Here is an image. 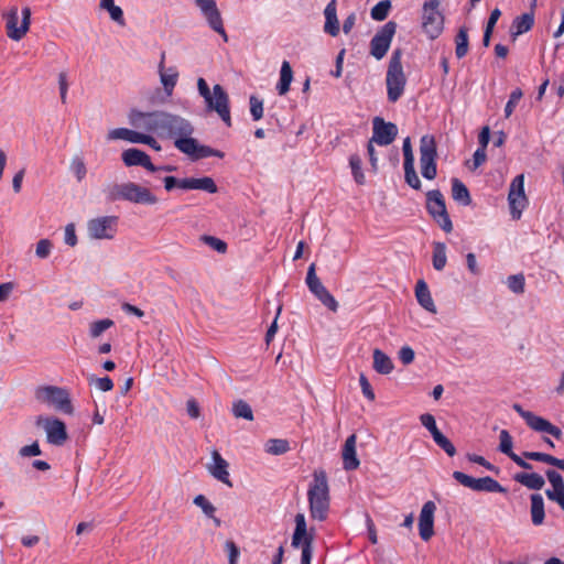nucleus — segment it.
Listing matches in <instances>:
<instances>
[{
  "label": "nucleus",
  "mask_w": 564,
  "mask_h": 564,
  "mask_svg": "<svg viewBox=\"0 0 564 564\" xmlns=\"http://www.w3.org/2000/svg\"><path fill=\"white\" fill-rule=\"evenodd\" d=\"M130 123L148 132H153L163 138L188 137L194 132L192 123L185 118L166 111L143 112L131 110Z\"/></svg>",
  "instance_id": "nucleus-1"
},
{
  "label": "nucleus",
  "mask_w": 564,
  "mask_h": 564,
  "mask_svg": "<svg viewBox=\"0 0 564 564\" xmlns=\"http://www.w3.org/2000/svg\"><path fill=\"white\" fill-rule=\"evenodd\" d=\"M311 517L318 521L327 518L329 510V488L326 473L323 470L314 473V480L307 491Z\"/></svg>",
  "instance_id": "nucleus-2"
},
{
  "label": "nucleus",
  "mask_w": 564,
  "mask_h": 564,
  "mask_svg": "<svg viewBox=\"0 0 564 564\" xmlns=\"http://www.w3.org/2000/svg\"><path fill=\"white\" fill-rule=\"evenodd\" d=\"M387 95L390 102H397L404 93L406 77L402 67V50L395 48L390 57L387 76Z\"/></svg>",
  "instance_id": "nucleus-3"
},
{
  "label": "nucleus",
  "mask_w": 564,
  "mask_h": 564,
  "mask_svg": "<svg viewBox=\"0 0 564 564\" xmlns=\"http://www.w3.org/2000/svg\"><path fill=\"white\" fill-rule=\"evenodd\" d=\"M197 88L199 95L205 99L208 109L216 111L223 121L230 127L229 98L225 89L219 84H216L213 87L212 95L208 84L202 77L197 80Z\"/></svg>",
  "instance_id": "nucleus-4"
},
{
  "label": "nucleus",
  "mask_w": 564,
  "mask_h": 564,
  "mask_svg": "<svg viewBox=\"0 0 564 564\" xmlns=\"http://www.w3.org/2000/svg\"><path fill=\"white\" fill-rule=\"evenodd\" d=\"M37 401L53 405L57 411L65 414H73L74 406L72 404L69 393L66 389L55 386H43L35 390Z\"/></svg>",
  "instance_id": "nucleus-5"
},
{
  "label": "nucleus",
  "mask_w": 564,
  "mask_h": 564,
  "mask_svg": "<svg viewBox=\"0 0 564 564\" xmlns=\"http://www.w3.org/2000/svg\"><path fill=\"white\" fill-rule=\"evenodd\" d=\"M437 149L433 135L425 134L420 140V166L422 176L434 180L437 175Z\"/></svg>",
  "instance_id": "nucleus-6"
},
{
  "label": "nucleus",
  "mask_w": 564,
  "mask_h": 564,
  "mask_svg": "<svg viewBox=\"0 0 564 564\" xmlns=\"http://www.w3.org/2000/svg\"><path fill=\"white\" fill-rule=\"evenodd\" d=\"M440 4L441 0H430L423 4L422 29L431 40H435L443 32L444 17L438 10Z\"/></svg>",
  "instance_id": "nucleus-7"
},
{
  "label": "nucleus",
  "mask_w": 564,
  "mask_h": 564,
  "mask_svg": "<svg viewBox=\"0 0 564 564\" xmlns=\"http://www.w3.org/2000/svg\"><path fill=\"white\" fill-rule=\"evenodd\" d=\"M426 210L445 232L453 230L445 199L440 189H432L426 193Z\"/></svg>",
  "instance_id": "nucleus-8"
},
{
  "label": "nucleus",
  "mask_w": 564,
  "mask_h": 564,
  "mask_svg": "<svg viewBox=\"0 0 564 564\" xmlns=\"http://www.w3.org/2000/svg\"><path fill=\"white\" fill-rule=\"evenodd\" d=\"M295 530L292 536V546L297 549L302 547L301 564H311L313 556V540L314 536L307 533L305 517L303 513L295 516Z\"/></svg>",
  "instance_id": "nucleus-9"
},
{
  "label": "nucleus",
  "mask_w": 564,
  "mask_h": 564,
  "mask_svg": "<svg viewBox=\"0 0 564 564\" xmlns=\"http://www.w3.org/2000/svg\"><path fill=\"white\" fill-rule=\"evenodd\" d=\"M453 478L462 486L478 492H500L506 494L507 489L490 476L474 478L463 471L455 470Z\"/></svg>",
  "instance_id": "nucleus-10"
},
{
  "label": "nucleus",
  "mask_w": 564,
  "mask_h": 564,
  "mask_svg": "<svg viewBox=\"0 0 564 564\" xmlns=\"http://www.w3.org/2000/svg\"><path fill=\"white\" fill-rule=\"evenodd\" d=\"M36 426L43 427L46 433V441L54 446H63L67 440L68 434L65 423L53 416L40 415L35 421Z\"/></svg>",
  "instance_id": "nucleus-11"
},
{
  "label": "nucleus",
  "mask_w": 564,
  "mask_h": 564,
  "mask_svg": "<svg viewBox=\"0 0 564 564\" xmlns=\"http://www.w3.org/2000/svg\"><path fill=\"white\" fill-rule=\"evenodd\" d=\"M6 19V29L7 35L13 41H20L29 31L31 23V9L29 7H24L22 9V21L20 26H18V8L12 7L7 14H4Z\"/></svg>",
  "instance_id": "nucleus-12"
},
{
  "label": "nucleus",
  "mask_w": 564,
  "mask_h": 564,
  "mask_svg": "<svg viewBox=\"0 0 564 564\" xmlns=\"http://www.w3.org/2000/svg\"><path fill=\"white\" fill-rule=\"evenodd\" d=\"M397 31V23L394 21L387 22L381 26L370 41V54L378 61L382 59L392 42Z\"/></svg>",
  "instance_id": "nucleus-13"
},
{
  "label": "nucleus",
  "mask_w": 564,
  "mask_h": 564,
  "mask_svg": "<svg viewBox=\"0 0 564 564\" xmlns=\"http://www.w3.org/2000/svg\"><path fill=\"white\" fill-rule=\"evenodd\" d=\"M315 268V263H312L308 267L306 274L307 288L322 302L323 305H325L332 312H336L338 310V302L323 285L322 281L316 275Z\"/></svg>",
  "instance_id": "nucleus-14"
},
{
  "label": "nucleus",
  "mask_w": 564,
  "mask_h": 564,
  "mask_svg": "<svg viewBox=\"0 0 564 564\" xmlns=\"http://www.w3.org/2000/svg\"><path fill=\"white\" fill-rule=\"evenodd\" d=\"M119 218L117 216H101L87 223L88 236L93 239H112L117 231Z\"/></svg>",
  "instance_id": "nucleus-15"
},
{
  "label": "nucleus",
  "mask_w": 564,
  "mask_h": 564,
  "mask_svg": "<svg viewBox=\"0 0 564 564\" xmlns=\"http://www.w3.org/2000/svg\"><path fill=\"white\" fill-rule=\"evenodd\" d=\"M512 408L525 421V423L532 430H534L536 432L547 433V434L552 435L553 437H555L556 440L562 438V435H563L562 431L557 426H555L551 422H549L547 420L535 415L531 411L524 410L519 403H514L512 405Z\"/></svg>",
  "instance_id": "nucleus-16"
},
{
  "label": "nucleus",
  "mask_w": 564,
  "mask_h": 564,
  "mask_svg": "<svg viewBox=\"0 0 564 564\" xmlns=\"http://www.w3.org/2000/svg\"><path fill=\"white\" fill-rule=\"evenodd\" d=\"M508 200L512 217L514 219L520 218L528 202L524 194V176L522 174L517 175L512 180L509 188Z\"/></svg>",
  "instance_id": "nucleus-17"
},
{
  "label": "nucleus",
  "mask_w": 564,
  "mask_h": 564,
  "mask_svg": "<svg viewBox=\"0 0 564 564\" xmlns=\"http://www.w3.org/2000/svg\"><path fill=\"white\" fill-rule=\"evenodd\" d=\"M196 6L200 9L203 15L208 22L210 29L217 32L225 42L228 41V35L225 31L220 12L217 8L215 0H194Z\"/></svg>",
  "instance_id": "nucleus-18"
},
{
  "label": "nucleus",
  "mask_w": 564,
  "mask_h": 564,
  "mask_svg": "<svg viewBox=\"0 0 564 564\" xmlns=\"http://www.w3.org/2000/svg\"><path fill=\"white\" fill-rule=\"evenodd\" d=\"M398 135V127L393 122H387L381 117H375L372 120L371 142L378 145L391 144Z\"/></svg>",
  "instance_id": "nucleus-19"
},
{
  "label": "nucleus",
  "mask_w": 564,
  "mask_h": 564,
  "mask_svg": "<svg viewBox=\"0 0 564 564\" xmlns=\"http://www.w3.org/2000/svg\"><path fill=\"white\" fill-rule=\"evenodd\" d=\"M123 194L124 200L133 204L154 205L158 203V197L149 188L133 182L126 183V192Z\"/></svg>",
  "instance_id": "nucleus-20"
},
{
  "label": "nucleus",
  "mask_w": 564,
  "mask_h": 564,
  "mask_svg": "<svg viewBox=\"0 0 564 564\" xmlns=\"http://www.w3.org/2000/svg\"><path fill=\"white\" fill-rule=\"evenodd\" d=\"M436 506L433 501H426L420 512L419 531L423 541H429L434 534V513Z\"/></svg>",
  "instance_id": "nucleus-21"
},
{
  "label": "nucleus",
  "mask_w": 564,
  "mask_h": 564,
  "mask_svg": "<svg viewBox=\"0 0 564 564\" xmlns=\"http://www.w3.org/2000/svg\"><path fill=\"white\" fill-rule=\"evenodd\" d=\"M122 161L127 166H142L150 172H156L151 158L142 150L131 148L122 152Z\"/></svg>",
  "instance_id": "nucleus-22"
},
{
  "label": "nucleus",
  "mask_w": 564,
  "mask_h": 564,
  "mask_svg": "<svg viewBox=\"0 0 564 564\" xmlns=\"http://www.w3.org/2000/svg\"><path fill=\"white\" fill-rule=\"evenodd\" d=\"M212 458L214 462L213 466H209V473L213 475L214 478L221 481L223 484L227 485L228 487H232V482L229 478L228 473V463L226 459L221 457V455L218 453V451H213Z\"/></svg>",
  "instance_id": "nucleus-23"
},
{
  "label": "nucleus",
  "mask_w": 564,
  "mask_h": 564,
  "mask_svg": "<svg viewBox=\"0 0 564 564\" xmlns=\"http://www.w3.org/2000/svg\"><path fill=\"white\" fill-rule=\"evenodd\" d=\"M180 188H182V189H199V191H205L210 194H214L218 191V187H217L215 181L209 176H204L200 178H195V177L182 178L181 183H180Z\"/></svg>",
  "instance_id": "nucleus-24"
},
{
  "label": "nucleus",
  "mask_w": 564,
  "mask_h": 564,
  "mask_svg": "<svg viewBox=\"0 0 564 564\" xmlns=\"http://www.w3.org/2000/svg\"><path fill=\"white\" fill-rule=\"evenodd\" d=\"M165 53L161 54V61L159 63V74L161 84L164 87L165 93L171 96L173 89L177 83L178 72L175 67H164Z\"/></svg>",
  "instance_id": "nucleus-25"
},
{
  "label": "nucleus",
  "mask_w": 564,
  "mask_h": 564,
  "mask_svg": "<svg viewBox=\"0 0 564 564\" xmlns=\"http://www.w3.org/2000/svg\"><path fill=\"white\" fill-rule=\"evenodd\" d=\"M356 441L355 434L347 437L343 448V464L346 470H355L359 467L360 462L356 454Z\"/></svg>",
  "instance_id": "nucleus-26"
},
{
  "label": "nucleus",
  "mask_w": 564,
  "mask_h": 564,
  "mask_svg": "<svg viewBox=\"0 0 564 564\" xmlns=\"http://www.w3.org/2000/svg\"><path fill=\"white\" fill-rule=\"evenodd\" d=\"M336 4H337L336 0H330L324 10V15H325L324 31H325V33H327L332 36H337L340 31L339 22L337 19Z\"/></svg>",
  "instance_id": "nucleus-27"
},
{
  "label": "nucleus",
  "mask_w": 564,
  "mask_h": 564,
  "mask_svg": "<svg viewBox=\"0 0 564 564\" xmlns=\"http://www.w3.org/2000/svg\"><path fill=\"white\" fill-rule=\"evenodd\" d=\"M415 296L417 300V303L427 312L435 314L436 306L434 304V301L432 299L431 292L429 290V286L424 280H419L415 286Z\"/></svg>",
  "instance_id": "nucleus-28"
},
{
  "label": "nucleus",
  "mask_w": 564,
  "mask_h": 564,
  "mask_svg": "<svg viewBox=\"0 0 564 564\" xmlns=\"http://www.w3.org/2000/svg\"><path fill=\"white\" fill-rule=\"evenodd\" d=\"M530 501L531 521L536 527L542 525L545 519L544 500L542 495L532 494L530 496Z\"/></svg>",
  "instance_id": "nucleus-29"
},
{
  "label": "nucleus",
  "mask_w": 564,
  "mask_h": 564,
  "mask_svg": "<svg viewBox=\"0 0 564 564\" xmlns=\"http://www.w3.org/2000/svg\"><path fill=\"white\" fill-rule=\"evenodd\" d=\"M513 479L522 486L532 489L540 490L545 485L544 478L536 473H517Z\"/></svg>",
  "instance_id": "nucleus-30"
},
{
  "label": "nucleus",
  "mask_w": 564,
  "mask_h": 564,
  "mask_svg": "<svg viewBox=\"0 0 564 564\" xmlns=\"http://www.w3.org/2000/svg\"><path fill=\"white\" fill-rule=\"evenodd\" d=\"M452 197L459 205L469 206L471 204L467 186L457 177L452 178Z\"/></svg>",
  "instance_id": "nucleus-31"
},
{
  "label": "nucleus",
  "mask_w": 564,
  "mask_h": 564,
  "mask_svg": "<svg viewBox=\"0 0 564 564\" xmlns=\"http://www.w3.org/2000/svg\"><path fill=\"white\" fill-rule=\"evenodd\" d=\"M373 369L380 375H389L394 366L391 358L382 350L376 348L373 350Z\"/></svg>",
  "instance_id": "nucleus-32"
},
{
  "label": "nucleus",
  "mask_w": 564,
  "mask_h": 564,
  "mask_svg": "<svg viewBox=\"0 0 564 564\" xmlns=\"http://www.w3.org/2000/svg\"><path fill=\"white\" fill-rule=\"evenodd\" d=\"M468 28L463 25L455 35V55L458 59L465 57L469 50Z\"/></svg>",
  "instance_id": "nucleus-33"
},
{
  "label": "nucleus",
  "mask_w": 564,
  "mask_h": 564,
  "mask_svg": "<svg viewBox=\"0 0 564 564\" xmlns=\"http://www.w3.org/2000/svg\"><path fill=\"white\" fill-rule=\"evenodd\" d=\"M292 80H293L292 67L288 61H284L281 65L280 80L276 85L278 94L281 96L285 95L290 89V85H291Z\"/></svg>",
  "instance_id": "nucleus-34"
},
{
  "label": "nucleus",
  "mask_w": 564,
  "mask_h": 564,
  "mask_svg": "<svg viewBox=\"0 0 564 564\" xmlns=\"http://www.w3.org/2000/svg\"><path fill=\"white\" fill-rule=\"evenodd\" d=\"M175 148L182 153L188 155L192 160H195L197 152L198 141L191 135L180 137L174 141Z\"/></svg>",
  "instance_id": "nucleus-35"
},
{
  "label": "nucleus",
  "mask_w": 564,
  "mask_h": 564,
  "mask_svg": "<svg viewBox=\"0 0 564 564\" xmlns=\"http://www.w3.org/2000/svg\"><path fill=\"white\" fill-rule=\"evenodd\" d=\"M533 23L534 17L532 13H523L517 17L512 22V29H514V31L511 32V35L516 39L518 35L528 32L533 26Z\"/></svg>",
  "instance_id": "nucleus-36"
},
{
  "label": "nucleus",
  "mask_w": 564,
  "mask_h": 564,
  "mask_svg": "<svg viewBox=\"0 0 564 564\" xmlns=\"http://www.w3.org/2000/svg\"><path fill=\"white\" fill-rule=\"evenodd\" d=\"M545 476L550 484L552 485V489H547L545 491L546 497L549 498V495H561L564 494V480L562 475L556 471L555 469H547L545 471Z\"/></svg>",
  "instance_id": "nucleus-37"
},
{
  "label": "nucleus",
  "mask_w": 564,
  "mask_h": 564,
  "mask_svg": "<svg viewBox=\"0 0 564 564\" xmlns=\"http://www.w3.org/2000/svg\"><path fill=\"white\" fill-rule=\"evenodd\" d=\"M447 262L446 246L444 242L436 241L433 243V268L436 271H442Z\"/></svg>",
  "instance_id": "nucleus-38"
},
{
  "label": "nucleus",
  "mask_w": 564,
  "mask_h": 564,
  "mask_svg": "<svg viewBox=\"0 0 564 564\" xmlns=\"http://www.w3.org/2000/svg\"><path fill=\"white\" fill-rule=\"evenodd\" d=\"M264 447L265 452L271 455H283L290 451L289 441L283 438H270Z\"/></svg>",
  "instance_id": "nucleus-39"
},
{
  "label": "nucleus",
  "mask_w": 564,
  "mask_h": 564,
  "mask_svg": "<svg viewBox=\"0 0 564 564\" xmlns=\"http://www.w3.org/2000/svg\"><path fill=\"white\" fill-rule=\"evenodd\" d=\"M100 8L107 10L110 18L119 25L123 26L126 24L122 9L116 6L113 0H101Z\"/></svg>",
  "instance_id": "nucleus-40"
},
{
  "label": "nucleus",
  "mask_w": 564,
  "mask_h": 564,
  "mask_svg": "<svg viewBox=\"0 0 564 564\" xmlns=\"http://www.w3.org/2000/svg\"><path fill=\"white\" fill-rule=\"evenodd\" d=\"M232 414L238 419L248 421L253 420V412L251 406L243 400H238L232 404Z\"/></svg>",
  "instance_id": "nucleus-41"
},
{
  "label": "nucleus",
  "mask_w": 564,
  "mask_h": 564,
  "mask_svg": "<svg viewBox=\"0 0 564 564\" xmlns=\"http://www.w3.org/2000/svg\"><path fill=\"white\" fill-rule=\"evenodd\" d=\"M107 202H116L118 199L124 200L126 183L108 185L104 189Z\"/></svg>",
  "instance_id": "nucleus-42"
},
{
  "label": "nucleus",
  "mask_w": 564,
  "mask_h": 564,
  "mask_svg": "<svg viewBox=\"0 0 564 564\" xmlns=\"http://www.w3.org/2000/svg\"><path fill=\"white\" fill-rule=\"evenodd\" d=\"M361 159L358 154H352L349 158V165L351 167V173L354 176V180L357 184L362 185L365 183V175L361 170Z\"/></svg>",
  "instance_id": "nucleus-43"
},
{
  "label": "nucleus",
  "mask_w": 564,
  "mask_h": 564,
  "mask_svg": "<svg viewBox=\"0 0 564 564\" xmlns=\"http://www.w3.org/2000/svg\"><path fill=\"white\" fill-rule=\"evenodd\" d=\"M113 321L110 318H104L93 322L89 326V335L93 338L99 337L104 332L113 326Z\"/></svg>",
  "instance_id": "nucleus-44"
},
{
  "label": "nucleus",
  "mask_w": 564,
  "mask_h": 564,
  "mask_svg": "<svg viewBox=\"0 0 564 564\" xmlns=\"http://www.w3.org/2000/svg\"><path fill=\"white\" fill-rule=\"evenodd\" d=\"M390 8V0H382L371 9L370 15L376 21H383L388 17Z\"/></svg>",
  "instance_id": "nucleus-45"
},
{
  "label": "nucleus",
  "mask_w": 564,
  "mask_h": 564,
  "mask_svg": "<svg viewBox=\"0 0 564 564\" xmlns=\"http://www.w3.org/2000/svg\"><path fill=\"white\" fill-rule=\"evenodd\" d=\"M405 183L414 189H421L422 183L416 174L414 164H404Z\"/></svg>",
  "instance_id": "nucleus-46"
},
{
  "label": "nucleus",
  "mask_w": 564,
  "mask_h": 564,
  "mask_svg": "<svg viewBox=\"0 0 564 564\" xmlns=\"http://www.w3.org/2000/svg\"><path fill=\"white\" fill-rule=\"evenodd\" d=\"M507 285L511 292L522 294L525 286L524 275L522 273L509 275L507 279Z\"/></svg>",
  "instance_id": "nucleus-47"
},
{
  "label": "nucleus",
  "mask_w": 564,
  "mask_h": 564,
  "mask_svg": "<svg viewBox=\"0 0 564 564\" xmlns=\"http://www.w3.org/2000/svg\"><path fill=\"white\" fill-rule=\"evenodd\" d=\"M194 505L199 507L204 514L207 518H214V513L216 512V508L213 503L208 501V499L204 495H198L193 500Z\"/></svg>",
  "instance_id": "nucleus-48"
},
{
  "label": "nucleus",
  "mask_w": 564,
  "mask_h": 564,
  "mask_svg": "<svg viewBox=\"0 0 564 564\" xmlns=\"http://www.w3.org/2000/svg\"><path fill=\"white\" fill-rule=\"evenodd\" d=\"M433 440L448 456L453 457L456 454L455 446L442 432L437 433Z\"/></svg>",
  "instance_id": "nucleus-49"
},
{
  "label": "nucleus",
  "mask_w": 564,
  "mask_h": 564,
  "mask_svg": "<svg viewBox=\"0 0 564 564\" xmlns=\"http://www.w3.org/2000/svg\"><path fill=\"white\" fill-rule=\"evenodd\" d=\"M522 96L523 93L520 88H516L514 90H512V93L509 96V100L507 101L505 107L506 118H509L512 115Z\"/></svg>",
  "instance_id": "nucleus-50"
},
{
  "label": "nucleus",
  "mask_w": 564,
  "mask_h": 564,
  "mask_svg": "<svg viewBox=\"0 0 564 564\" xmlns=\"http://www.w3.org/2000/svg\"><path fill=\"white\" fill-rule=\"evenodd\" d=\"M70 170L76 176L77 181L80 182L85 178L87 169L84 160L80 156H74L70 162Z\"/></svg>",
  "instance_id": "nucleus-51"
},
{
  "label": "nucleus",
  "mask_w": 564,
  "mask_h": 564,
  "mask_svg": "<svg viewBox=\"0 0 564 564\" xmlns=\"http://www.w3.org/2000/svg\"><path fill=\"white\" fill-rule=\"evenodd\" d=\"M209 156H216V158L223 159L225 156V153L217 149H213L208 145H203V144L198 143L195 160L205 159V158H209Z\"/></svg>",
  "instance_id": "nucleus-52"
},
{
  "label": "nucleus",
  "mask_w": 564,
  "mask_h": 564,
  "mask_svg": "<svg viewBox=\"0 0 564 564\" xmlns=\"http://www.w3.org/2000/svg\"><path fill=\"white\" fill-rule=\"evenodd\" d=\"M250 112L254 121L260 120L263 117V101L256 96H250Z\"/></svg>",
  "instance_id": "nucleus-53"
},
{
  "label": "nucleus",
  "mask_w": 564,
  "mask_h": 564,
  "mask_svg": "<svg viewBox=\"0 0 564 564\" xmlns=\"http://www.w3.org/2000/svg\"><path fill=\"white\" fill-rule=\"evenodd\" d=\"M500 444H499V451L506 455H511L513 453L512 451V437L510 436L509 432L507 430H502L500 432Z\"/></svg>",
  "instance_id": "nucleus-54"
},
{
  "label": "nucleus",
  "mask_w": 564,
  "mask_h": 564,
  "mask_svg": "<svg viewBox=\"0 0 564 564\" xmlns=\"http://www.w3.org/2000/svg\"><path fill=\"white\" fill-rule=\"evenodd\" d=\"M89 383L95 384V387L102 392L110 391L113 388V382L108 376L102 377V378H97V377L91 376L89 378Z\"/></svg>",
  "instance_id": "nucleus-55"
},
{
  "label": "nucleus",
  "mask_w": 564,
  "mask_h": 564,
  "mask_svg": "<svg viewBox=\"0 0 564 564\" xmlns=\"http://www.w3.org/2000/svg\"><path fill=\"white\" fill-rule=\"evenodd\" d=\"M420 421L422 425L431 433L432 437H434L441 431L436 426L435 417L430 413H424L420 416Z\"/></svg>",
  "instance_id": "nucleus-56"
},
{
  "label": "nucleus",
  "mask_w": 564,
  "mask_h": 564,
  "mask_svg": "<svg viewBox=\"0 0 564 564\" xmlns=\"http://www.w3.org/2000/svg\"><path fill=\"white\" fill-rule=\"evenodd\" d=\"M202 240L219 253H224L227 250V243L225 241H223L221 239L216 238L214 236L205 235L202 237Z\"/></svg>",
  "instance_id": "nucleus-57"
},
{
  "label": "nucleus",
  "mask_w": 564,
  "mask_h": 564,
  "mask_svg": "<svg viewBox=\"0 0 564 564\" xmlns=\"http://www.w3.org/2000/svg\"><path fill=\"white\" fill-rule=\"evenodd\" d=\"M52 250V242L48 239H41L36 243L35 254L41 258L45 259L50 256Z\"/></svg>",
  "instance_id": "nucleus-58"
},
{
  "label": "nucleus",
  "mask_w": 564,
  "mask_h": 564,
  "mask_svg": "<svg viewBox=\"0 0 564 564\" xmlns=\"http://www.w3.org/2000/svg\"><path fill=\"white\" fill-rule=\"evenodd\" d=\"M523 457H525L527 459L541 462V463H545L549 465H551L552 459H553V455H550L546 453H541V452H524Z\"/></svg>",
  "instance_id": "nucleus-59"
},
{
  "label": "nucleus",
  "mask_w": 564,
  "mask_h": 564,
  "mask_svg": "<svg viewBox=\"0 0 564 564\" xmlns=\"http://www.w3.org/2000/svg\"><path fill=\"white\" fill-rule=\"evenodd\" d=\"M467 458L469 462L471 463H475V464H478L482 467H485L486 469L490 470V471H494L496 474L499 473V469L492 465L491 463H489L488 460H486L482 456L480 455H476V454H468L467 455Z\"/></svg>",
  "instance_id": "nucleus-60"
},
{
  "label": "nucleus",
  "mask_w": 564,
  "mask_h": 564,
  "mask_svg": "<svg viewBox=\"0 0 564 564\" xmlns=\"http://www.w3.org/2000/svg\"><path fill=\"white\" fill-rule=\"evenodd\" d=\"M225 549L228 552L229 564H237L240 551L236 543L231 540L226 541Z\"/></svg>",
  "instance_id": "nucleus-61"
},
{
  "label": "nucleus",
  "mask_w": 564,
  "mask_h": 564,
  "mask_svg": "<svg viewBox=\"0 0 564 564\" xmlns=\"http://www.w3.org/2000/svg\"><path fill=\"white\" fill-rule=\"evenodd\" d=\"M402 151H403V158H404L403 165L404 164H414V155H413L411 139L409 137H406L403 140Z\"/></svg>",
  "instance_id": "nucleus-62"
},
{
  "label": "nucleus",
  "mask_w": 564,
  "mask_h": 564,
  "mask_svg": "<svg viewBox=\"0 0 564 564\" xmlns=\"http://www.w3.org/2000/svg\"><path fill=\"white\" fill-rule=\"evenodd\" d=\"M359 383H360V387H361V391H362V394L370 401H373L376 395H375V392L371 388V384L370 382L368 381L367 377L361 373L360 377H359Z\"/></svg>",
  "instance_id": "nucleus-63"
},
{
  "label": "nucleus",
  "mask_w": 564,
  "mask_h": 564,
  "mask_svg": "<svg viewBox=\"0 0 564 564\" xmlns=\"http://www.w3.org/2000/svg\"><path fill=\"white\" fill-rule=\"evenodd\" d=\"M415 357L414 350L410 346H403L399 350V359L403 365H410L413 362Z\"/></svg>",
  "instance_id": "nucleus-64"
}]
</instances>
